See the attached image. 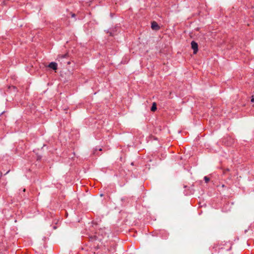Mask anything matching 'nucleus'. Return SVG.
I'll use <instances>...</instances> for the list:
<instances>
[{"label": "nucleus", "mask_w": 254, "mask_h": 254, "mask_svg": "<svg viewBox=\"0 0 254 254\" xmlns=\"http://www.w3.org/2000/svg\"><path fill=\"white\" fill-rule=\"evenodd\" d=\"M167 237H168V234H165V236L164 237V239H166V238H167Z\"/></svg>", "instance_id": "obj_10"}, {"label": "nucleus", "mask_w": 254, "mask_h": 254, "mask_svg": "<svg viewBox=\"0 0 254 254\" xmlns=\"http://www.w3.org/2000/svg\"><path fill=\"white\" fill-rule=\"evenodd\" d=\"M103 230L100 229L98 232L95 233V235L89 236L88 237L89 242L92 243L90 245V247H93L95 249H99V243L106 235V233L103 232Z\"/></svg>", "instance_id": "obj_1"}, {"label": "nucleus", "mask_w": 254, "mask_h": 254, "mask_svg": "<svg viewBox=\"0 0 254 254\" xmlns=\"http://www.w3.org/2000/svg\"><path fill=\"white\" fill-rule=\"evenodd\" d=\"M48 67L56 70L58 68V64L55 62H51L49 64Z\"/></svg>", "instance_id": "obj_6"}, {"label": "nucleus", "mask_w": 254, "mask_h": 254, "mask_svg": "<svg viewBox=\"0 0 254 254\" xmlns=\"http://www.w3.org/2000/svg\"><path fill=\"white\" fill-rule=\"evenodd\" d=\"M229 171H230V169L228 168H227L223 171V174H225L226 172H229Z\"/></svg>", "instance_id": "obj_9"}, {"label": "nucleus", "mask_w": 254, "mask_h": 254, "mask_svg": "<svg viewBox=\"0 0 254 254\" xmlns=\"http://www.w3.org/2000/svg\"><path fill=\"white\" fill-rule=\"evenodd\" d=\"M71 16H72V17H75V14L74 13H72Z\"/></svg>", "instance_id": "obj_12"}, {"label": "nucleus", "mask_w": 254, "mask_h": 254, "mask_svg": "<svg viewBox=\"0 0 254 254\" xmlns=\"http://www.w3.org/2000/svg\"><path fill=\"white\" fill-rule=\"evenodd\" d=\"M235 142V140L234 138L231 137H228L225 138L224 141V143L227 146H231Z\"/></svg>", "instance_id": "obj_3"}, {"label": "nucleus", "mask_w": 254, "mask_h": 254, "mask_svg": "<svg viewBox=\"0 0 254 254\" xmlns=\"http://www.w3.org/2000/svg\"><path fill=\"white\" fill-rule=\"evenodd\" d=\"M191 47L193 51V54H196L198 52V44L194 41L191 42Z\"/></svg>", "instance_id": "obj_4"}, {"label": "nucleus", "mask_w": 254, "mask_h": 254, "mask_svg": "<svg viewBox=\"0 0 254 254\" xmlns=\"http://www.w3.org/2000/svg\"><path fill=\"white\" fill-rule=\"evenodd\" d=\"M151 27L153 30H158L160 29V26L158 25L157 23L155 21H153L151 23Z\"/></svg>", "instance_id": "obj_5"}, {"label": "nucleus", "mask_w": 254, "mask_h": 254, "mask_svg": "<svg viewBox=\"0 0 254 254\" xmlns=\"http://www.w3.org/2000/svg\"><path fill=\"white\" fill-rule=\"evenodd\" d=\"M9 172V171H8L7 172H6V173H5V174H7Z\"/></svg>", "instance_id": "obj_16"}, {"label": "nucleus", "mask_w": 254, "mask_h": 254, "mask_svg": "<svg viewBox=\"0 0 254 254\" xmlns=\"http://www.w3.org/2000/svg\"><path fill=\"white\" fill-rule=\"evenodd\" d=\"M204 180L205 182L206 183H208L209 182V181H210V179H209V178H208V177H207V176H205V177H204Z\"/></svg>", "instance_id": "obj_8"}, {"label": "nucleus", "mask_w": 254, "mask_h": 254, "mask_svg": "<svg viewBox=\"0 0 254 254\" xmlns=\"http://www.w3.org/2000/svg\"><path fill=\"white\" fill-rule=\"evenodd\" d=\"M156 110H157L156 103L155 102H153L152 104V106L151 108V111L152 112H155Z\"/></svg>", "instance_id": "obj_7"}, {"label": "nucleus", "mask_w": 254, "mask_h": 254, "mask_svg": "<svg viewBox=\"0 0 254 254\" xmlns=\"http://www.w3.org/2000/svg\"><path fill=\"white\" fill-rule=\"evenodd\" d=\"M69 57V54L67 52L64 54L59 55L57 56L56 60L58 61L59 62H60L61 63H66L67 64H70V62L69 61H66V60L68 59Z\"/></svg>", "instance_id": "obj_2"}, {"label": "nucleus", "mask_w": 254, "mask_h": 254, "mask_svg": "<svg viewBox=\"0 0 254 254\" xmlns=\"http://www.w3.org/2000/svg\"><path fill=\"white\" fill-rule=\"evenodd\" d=\"M99 150H100V151H101V150H102V149H101V148L99 149Z\"/></svg>", "instance_id": "obj_17"}, {"label": "nucleus", "mask_w": 254, "mask_h": 254, "mask_svg": "<svg viewBox=\"0 0 254 254\" xmlns=\"http://www.w3.org/2000/svg\"><path fill=\"white\" fill-rule=\"evenodd\" d=\"M231 249V247H230L228 249H227L228 251L230 250Z\"/></svg>", "instance_id": "obj_15"}, {"label": "nucleus", "mask_w": 254, "mask_h": 254, "mask_svg": "<svg viewBox=\"0 0 254 254\" xmlns=\"http://www.w3.org/2000/svg\"><path fill=\"white\" fill-rule=\"evenodd\" d=\"M221 187H222V188H224V187H225V186L224 185H222L221 186Z\"/></svg>", "instance_id": "obj_14"}, {"label": "nucleus", "mask_w": 254, "mask_h": 254, "mask_svg": "<svg viewBox=\"0 0 254 254\" xmlns=\"http://www.w3.org/2000/svg\"><path fill=\"white\" fill-rule=\"evenodd\" d=\"M251 102H254V98L253 97L251 99Z\"/></svg>", "instance_id": "obj_11"}, {"label": "nucleus", "mask_w": 254, "mask_h": 254, "mask_svg": "<svg viewBox=\"0 0 254 254\" xmlns=\"http://www.w3.org/2000/svg\"><path fill=\"white\" fill-rule=\"evenodd\" d=\"M2 177V173L0 172V178Z\"/></svg>", "instance_id": "obj_13"}]
</instances>
